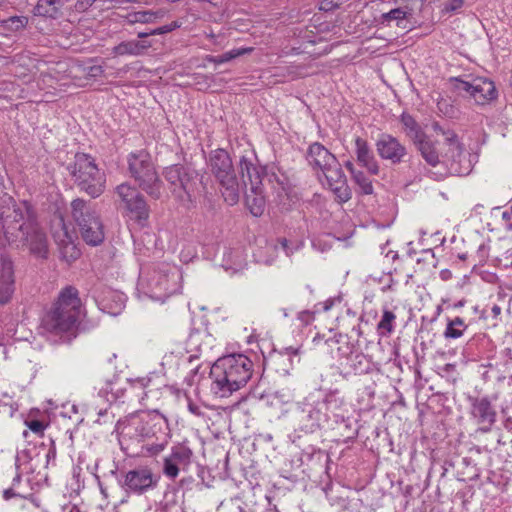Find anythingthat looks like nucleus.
<instances>
[{
	"mask_svg": "<svg viewBox=\"0 0 512 512\" xmlns=\"http://www.w3.org/2000/svg\"><path fill=\"white\" fill-rule=\"evenodd\" d=\"M9 243L26 247L32 254L45 258L47 237L37 221L36 213L27 202L16 203L4 194L0 197V235Z\"/></svg>",
	"mask_w": 512,
	"mask_h": 512,
	"instance_id": "f257e3e1",
	"label": "nucleus"
},
{
	"mask_svg": "<svg viewBox=\"0 0 512 512\" xmlns=\"http://www.w3.org/2000/svg\"><path fill=\"white\" fill-rule=\"evenodd\" d=\"M254 372L252 360L244 354H230L216 360L210 368L211 392L219 398L244 387Z\"/></svg>",
	"mask_w": 512,
	"mask_h": 512,
	"instance_id": "f03ea898",
	"label": "nucleus"
},
{
	"mask_svg": "<svg viewBox=\"0 0 512 512\" xmlns=\"http://www.w3.org/2000/svg\"><path fill=\"white\" fill-rule=\"evenodd\" d=\"M81 300L78 290L73 286H67L61 290L56 302L42 319L43 328L52 334H67L70 340L75 336V330L79 321Z\"/></svg>",
	"mask_w": 512,
	"mask_h": 512,
	"instance_id": "7ed1b4c3",
	"label": "nucleus"
},
{
	"mask_svg": "<svg viewBox=\"0 0 512 512\" xmlns=\"http://www.w3.org/2000/svg\"><path fill=\"white\" fill-rule=\"evenodd\" d=\"M73 183L92 198L99 197L105 190L106 177L100 171L92 156L76 153L73 161L66 165Z\"/></svg>",
	"mask_w": 512,
	"mask_h": 512,
	"instance_id": "20e7f679",
	"label": "nucleus"
},
{
	"mask_svg": "<svg viewBox=\"0 0 512 512\" xmlns=\"http://www.w3.org/2000/svg\"><path fill=\"white\" fill-rule=\"evenodd\" d=\"M130 177L151 198L158 200L162 196L163 182L160 179L149 153L145 150L132 152L127 156Z\"/></svg>",
	"mask_w": 512,
	"mask_h": 512,
	"instance_id": "39448f33",
	"label": "nucleus"
},
{
	"mask_svg": "<svg viewBox=\"0 0 512 512\" xmlns=\"http://www.w3.org/2000/svg\"><path fill=\"white\" fill-rule=\"evenodd\" d=\"M71 215L84 242L90 246L100 245L105 238L100 215L90 201L77 198L71 202Z\"/></svg>",
	"mask_w": 512,
	"mask_h": 512,
	"instance_id": "423d86ee",
	"label": "nucleus"
},
{
	"mask_svg": "<svg viewBox=\"0 0 512 512\" xmlns=\"http://www.w3.org/2000/svg\"><path fill=\"white\" fill-rule=\"evenodd\" d=\"M162 175L172 195L184 205L192 203L198 189V173L188 165L173 164L165 167Z\"/></svg>",
	"mask_w": 512,
	"mask_h": 512,
	"instance_id": "0eeeda50",
	"label": "nucleus"
},
{
	"mask_svg": "<svg viewBox=\"0 0 512 512\" xmlns=\"http://www.w3.org/2000/svg\"><path fill=\"white\" fill-rule=\"evenodd\" d=\"M208 166L222 189L225 202L234 205L238 202L237 174L232 159L224 149L210 152Z\"/></svg>",
	"mask_w": 512,
	"mask_h": 512,
	"instance_id": "6e6552de",
	"label": "nucleus"
},
{
	"mask_svg": "<svg viewBox=\"0 0 512 512\" xmlns=\"http://www.w3.org/2000/svg\"><path fill=\"white\" fill-rule=\"evenodd\" d=\"M181 279L182 275L177 266L162 263L145 278L141 277V283L146 285L147 293L151 298L163 300L180 290Z\"/></svg>",
	"mask_w": 512,
	"mask_h": 512,
	"instance_id": "1a4fd4ad",
	"label": "nucleus"
},
{
	"mask_svg": "<svg viewBox=\"0 0 512 512\" xmlns=\"http://www.w3.org/2000/svg\"><path fill=\"white\" fill-rule=\"evenodd\" d=\"M267 176L266 168L260 166L255 153L241 155L238 161V197L240 193L250 192L260 193L263 186V180Z\"/></svg>",
	"mask_w": 512,
	"mask_h": 512,
	"instance_id": "9d476101",
	"label": "nucleus"
},
{
	"mask_svg": "<svg viewBox=\"0 0 512 512\" xmlns=\"http://www.w3.org/2000/svg\"><path fill=\"white\" fill-rule=\"evenodd\" d=\"M298 419L302 424V429L307 432H314L329 423L327 405L321 392L310 393L300 403Z\"/></svg>",
	"mask_w": 512,
	"mask_h": 512,
	"instance_id": "9b49d317",
	"label": "nucleus"
},
{
	"mask_svg": "<svg viewBox=\"0 0 512 512\" xmlns=\"http://www.w3.org/2000/svg\"><path fill=\"white\" fill-rule=\"evenodd\" d=\"M116 193L125 204L130 218L138 225L144 227L148 224L150 207L145 197L135 188L127 183H122L116 187Z\"/></svg>",
	"mask_w": 512,
	"mask_h": 512,
	"instance_id": "f8f14e48",
	"label": "nucleus"
},
{
	"mask_svg": "<svg viewBox=\"0 0 512 512\" xmlns=\"http://www.w3.org/2000/svg\"><path fill=\"white\" fill-rule=\"evenodd\" d=\"M470 416L479 425V431H491L496 422L497 412L489 396H469Z\"/></svg>",
	"mask_w": 512,
	"mask_h": 512,
	"instance_id": "ddd939ff",
	"label": "nucleus"
},
{
	"mask_svg": "<svg viewBox=\"0 0 512 512\" xmlns=\"http://www.w3.org/2000/svg\"><path fill=\"white\" fill-rule=\"evenodd\" d=\"M159 478V476L153 474L151 469L140 467L125 474L122 487L126 492L142 495L154 489L159 482Z\"/></svg>",
	"mask_w": 512,
	"mask_h": 512,
	"instance_id": "4468645a",
	"label": "nucleus"
},
{
	"mask_svg": "<svg viewBox=\"0 0 512 512\" xmlns=\"http://www.w3.org/2000/svg\"><path fill=\"white\" fill-rule=\"evenodd\" d=\"M193 451L185 444L178 443L171 448V453L165 457L163 473L170 479H175L181 471H187L192 463Z\"/></svg>",
	"mask_w": 512,
	"mask_h": 512,
	"instance_id": "2eb2a0df",
	"label": "nucleus"
},
{
	"mask_svg": "<svg viewBox=\"0 0 512 512\" xmlns=\"http://www.w3.org/2000/svg\"><path fill=\"white\" fill-rule=\"evenodd\" d=\"M375 147L379 157L392 165L405 162L408 156L406 146L398 138L388 133H383L379 136Z\"/></svg>",
	"mask_w": 512,
	"mask_h": 512,
	"instance_id": "dca6fc26",
	"label": "nucleus"
},
{
	"mask_svg": "<svg viewBox=\"0 0 512 512\" xmlns=\"http://www.w3.org/2000/svg\"><path fill=\"white\" fill-rule=\"evenodd\" d=\"M329 188L333 191L340 203L349 201L352 197L351 189L347 184L346 176L338 160L321 171Z\"/></svg>",
	"mask_w": 512,
	"mask_h": 512,
	"instance_id": "f3484780",
	"label": "nucleus"
},
{
	"mask_svg": "<svg viewBox=\"0 0 512 512\" xmlns=\"http://www.w3.org/2000/svg\"><path fill=\"white\" fill-rule=\"evenodd\" d=\"M442 136H444V143L449 147L444 157L450 161V172L457 175L467 174L469 165L464 168L461 166L462 158H465V155L457 134L453 130L447 129V131H442Z\"/></svg>",
	"mask_w": 512,
	"mask_h": 512,
	"instance_id": "a211bd4d",
	"label": "nucleus"
},
{
	"mask_svg": "<svg viewBox=\"0 0 512 512\" xmlns=\"http://www.w3.org/2000/svg\"><path fill=\"white\" fill-rule=\"evenodd\" d=\"M15 292L14 265L10 257L0 254V305L8 304Z\"/></svg>",
	"mask_w": 512,
	"mask_h": 512,
	"instance_id": "6ab92c4d",
	"label": "nucleus"
},
{
	"mask_svg": "<svg viewBox=\"0 0 512 512\" xmlns=\"http://www.w3.org/2000/svg\"><path fill=\"white\" fill-rule=\"evenodd\" d=\"M135 430L143 439H160V435H170L167 420L160 415H146L137 423Z\"/></svg>",
	"mask_w": 512,
	"mask_h": 512,
	"instance_id": "aec40b11",
	"label": "nucleus"
},
{
	"mask_svg": "<svg viewBox=\"0 0 512 512\" xmlns=\"http://www.w3.org/2000/svg\"><path fill=\"white\" fill-rule=\"evenodd\" d=\"M306 158L313 169L320 171L331 166L337 160L335 155L319 142H314L309 146Z\"/></svg>",
	"mask_w": 512,
	"mask_h": 512,
	"instance_id": "412c9836",
	"label": "nucleus"
},
{
	"mask_svg": "<svg viewBox=\"0 0 512 512\" xmlns=\"http://www.w3.org/2000/svg\"><path fill=\"white\" fill-rule=\"evenodd\" d=\"M355 146L359 164L365 167L369 173L377 175L379 173V165L367 141L361 137H357Z\"/></svg>",
	"mask_w": 512,
	"mask_h": 512,
	"instance_id": "4be33fe9",
	"label": "nucleus"
},
{
	"mask_svg": "<svg viewBox=\"0 0 512 512\" xmlns=\"http://www.w3.org/2000/svg\"><path fill=\"white\" fill-rule=\"evenodd\" d=\"M471 97L477 104H485L497 97V91L494 83L487 79L478 77L474 79V87L471 90Z\"/></svg>",
	"mask_w": 512,
	"mask_h": 512,
	"instance_id": "5701e85b",
	"label": "nucleus"
},
{
	"mask_svg": "<svg viewBox=\"0 0 512 512\" xmlns=\"http://www.w3.org/2000/svg\"><path fill=\"white\" fill-rule=\"evenodd\" d=\"M323 394L327 411L329 413V422L338 423L342 418L343 407L345 406L344 397L341 396L338 389H330Z\"/></svg>",
	"mask_w": 512,
	"mask_h": 512,
	"instance_id": "b1692460",
	"label": "nucleus"
},
{
	"mask_svg": "<svg viewBox=\"0 0 512 512\" xmlns=\"http://www.w3.org/2000/svg\"><path fill=\"white\" fill-rule=\"evenodd\" d=\"M126 297L123 293L108 290L106 294L99 300L100 309L110 315L116 316L121 313L125 307Z\"/></svg>",
	"mask_w": 512,
	"mask_h": 512,
	"instance_id": "393cba45",
	"label": "nucleus"
},
{
	"mask_svg": "<svg viewBox=\"0 0 512 512\" xmlns=\"http://www.w3.org/2000/svg\"><path fill=\"white\" fill-rule=\"evenodd\" d=\"M414 145L427 164L435 167L440 163V156L436 149V144L427 134L416 141Z\"/></svg>",
	"mask_w": 512,
	"mask_h": 512,
	"instance_id": "a878e982",
	"label": "nucleus"
},
{
	"mask_svg": "<svg viewBox=\"0 0 512 512\" xmlns=\"http://www.w3.org/2000/svg\"><path fill=\"white\" fill-rule=\"evenodd\" d=\"M65 0H38L34 7V14L37 16L57 19L62 16L61 9Z\"/></svg>",
	"mask_w": 512,
	"mask_h": 512,
	"instance_id": "bb28decb",
	"label": "nucleus"
},
{
	"mask_svg": "<svg viewBox=\"0 0 512 512\" xmlns=\"http://www.w3.org/2000/svg\"><path fill=\"white\" fill-rule=\"evenodd\" d=\"M409 15H411V9L408 7H398L383 13L380 17V22L383 25L390 26L391 22L395 21L398 27L406 29V19Z\"/></svg>",
	"mask_w": 512,
	"mask_h": 512,
	"instance_id": "cd10ccee",
	"label": "nucleus"
},
{
	"mask_svg": "<svg viewBox=\"0 0 512 512\" xmlns=\"http://www.w3.org/2000/svg\"><path fill=\"white\" fill-rule=\"evenodd\" d=\"M400 122L404 127L406 136L413 142V144L426 135L418 122L410 114L402 113L400 116Z\"/></svg>",
	"mask_w": 512,
	"mask_h": 512,
	"instance_id": "c85d7f7f",
	"label": "nucleus"
},
{
	"mask_svg": "<svg viewBox=\"0 0 512 512\" xmlns=\"http://www.w3.org/2000/svg\"><path fill=\"white\" fill-rule=\"evenodd\" d=\"M126 387H124L121 383L115 381V382H108L106 384L105 388H102L99 393L98 397L100 399H105L107 402L114 403L121 401L123 402V398L125 396Z\"/></svg>",
	"mask_w": 512,
	"mask_h": 512,
	"instance_id": "c756f323",
	"label": "nucleus"
},
{
	"mask_svg": "<svg viewBox=\"0 0 512 512\" xmlns=\"http://www.w3.org/2000/svg\"><path fill=\"white\" fill-rule=\"evenodd\" d=\"M151 47L147 41H123L113 48L116 55H140L144 50Z\"/></svg>",
	"mask_w": 512,
	"mask_h": 512,
	"instance_id": "7c9ffc66",
	"label": "nucleus"
},
{
	"mask_svg": "<svg viewBox=\"0 0 512 512\" xmlns=\"http://www.w3.org/2000/svg\"><path fill=\"white\" fill-rule=\"evenodd\" d=\"M244 195L246 197V203L250 208V212L254 216L262 215L265 204L263 186L260 188V193L250 192V190H247Z\"/></svg>",
	"mask_w": 512,
	"mask_h": 512,
	"instance_id": "2f4dec72",
	"label": "nucleus"
},
{
	"mask_svg": "<svg viewBox=\"0 0 512 512\" xmlns=\"http://www.w3.org/2000/svg\"><path fill=\"white\" fill-rule=\"evenodd\" d=\"M162 16H163V12L160 10L159 11L148 10V11H137V12L129 13L126 16V19H127V22L130 24L152 23L156 19H158Z\"/></svg>",
	"mask_w": 512,
	"mask_h": 512,
	"instance_id": "473e14b6",
	"label": "nucleus"
},
{
	"mask_svg": "<svg viewBox=\"0 0 512 512\" xmlns=\"http://www.w3.org/2000/svg\"><path fill=\"white\" fill-rule=\"evenodd\" d=\"M437 110L441 115L450 119H458L460 117V109L448 97H440L437 100Z\"/></svg>",
	"mask_w": 512,
	"mask_h": 512,
	"instance_id": "72a5a7b5",
	"label": "nucleus"
},
{
	"mask_svg": "<svg viewBox=\"0 0 512 512\" xmlns=\"http://www.w3.org/2000/svg\"><path fill=\"white\" fill-rule=\"evenodd\" d=\"M467 328L464 320L460 317H455L449 320L447 327L444 331L445 338L457 339L463 335L464 330Z\"/></svg>",
	"mask_w": 512,
	"mask_h": 512,
	"instance_id": "f704fd0d",
	"label": "nucleus"
},
{
	"mask_svg": "<svg viewBox=\"0 0 512 512\" xmlns=\"http://www.w3.org/2000/svg\"><path fill=\"white\" fill-rule=\"evenodd\" d=\"M28 24V18L25 16H12L2 20V27L8 32H17L23 30Z\"/></svg>",
	"mask_w": 512,
	"mask_h": 512,
	"instance_id": "c9c22d12",
	"label": "nucleus"
},
{
	"mask_svg": "<svg viewBox=\"0 0 512 512\" xmlns=\"http://www.w3.org/2000/svg\"><path fill=\"white\" fill-rule=\"evenodd\" d=\"M395 319L396 316L392 311L384 310L382 318L377 325L378 331L381 335H389L392 333Z\"/></svg>",
	"mask_w": 512,
	"mask_h": 512,
	"instance_id": "e433bc0d",
	"label": "nucleus"
},
{
	"mask_svg": "<svg viewBox=\"0 0 512 512\" xmlns=\"http://www.w3.org/2000/svg\"><path fill=\"white\" fill-rule=\"evenodd\" d=\"M354 183L358 186L359 192L364 195H370L373 193V185L369 177L365 175L363 171H358L352 177Z\"/></svg>",
	"mask_w": 512,
	"mask_h": 512,
	"instance_id": "4c0bfd02",
	"label": "nucleus"
},
{
	"mask_svg": "<svg viewBox=\"0 0 512 512\" xmlns=\"http://www.w3.org/2000/svg\"><path fill=\"white\" fill-rule=\"evenodd\" d=\"M170 439V435H160V439H154L143 446V449L150 455H157L165 449Z\"/></svg>",
	"mask_w": 512,
	"mask_h": 512,
	"instance_id": "58836bf2",
	"label": "nucleus"
},
{
	"mask_svg": "<svg viewBox=\"0 0 512 512\" xmlns=\"http://www.w3.org/2000/svg\"><path fill=\"white\" fill-rule=\"evenodd\" d=\"M60 253L62 255V258L65 259L67 262L76 260L80 255L79 250L76 248L75 244L71 240H68L67 242H65L64 240L61 241Z\"/></svg>",
	"mask_w": 512,
	"mask_h": 512,
	"instance_id": "ea45409f",
	"label": "nucleus"
},
{
	"mask_svg": "<svg viewBox=\"0 0 512 512\" xmlns=\"http://www.w3.org/2000/svg\"><path fill=\"white\" fill-rule=\"evenodd\" d=\"M351 367L356 374H365L370 370L369 361L366 356L362 353H358L350 358Z\"/></svg>",
	"mask_w": 512,
	"mask_h": 512,
	"instance_id": "a19ab883",
	"label": "nucleus"
},
{
	"mask_svg": "<svg viewBox=\"0 0 512 512\" xmlns=\"http://www.w3.org/2000/svg\"><path fill=\"white\" fill-rule=\"evenodd\" d=\"M249 51H251V49H234V50L228 51L219 56H212L209 58V61H211L215 64H221V63L228 62V61H230L240 55H243Z\"/></svg>",
	"mask_w": 512,
	"mask_h": 512,
	"instance_id": "79ce46f5",
	"label": "nucleus"
},
{
	"mask_svg": "<svg viewBox=\"0 0 512 512\" xmlns=\"http://www.w3.org/2000/svg\"><path fill=\"white\" fill-rule=\"evenodd\" d=\"M450 81L453 83L454 89L461 92H466L471 96V90L474 87V79L472 81H466L461 78H451Z\"/></svg>",
	"mask_w": 512,
	"mask_h": 512,
	"instance_id": "37998d69",
	"label": "nucleus"
},
{
	"mask_svg": "<svg viewBox=\"0 0 512 512\" xmlns=\"http://www.w3.org/2000/svg\"><path fill=\"white\" fill-rule=\"evenodd\" d=\"M347 1L348 0H322L319 4V10L324 12H330L339 8Z\"/></svg>",
	"mask_w": 512,
	"mask_h": 512,
	"instance_id": "c03bdc74",
	"label": "nucleus"
},
{
	"mask_svg": "<svg viewBox=\"0 0 512 512\" xmlns=\"http://www.w3.org/2000/svg\"><path fill=\"white\" fill-rule=\"evenodd\" d=\"M180 27H181V23L180 22L173 21L170 24H167V25L158 27L156 29L150 30V34H155V35L166 34V33L172 32L173 30H175L177 28H180Z\"/></svg>",
	"mask_w": 512,
	"mask_h": 512,
	"instance_id": "a18cd8bd",
	"label": "nucleus"
},
{
	"mask_svg": "<svg viewBox=\"0 0 512 512\" xmlns=\"http://www.w3.org/2000/svg\"><path fill=\"white\" fill-rule=\"evenodd\" d=\"M86 77L88 79H96L98 77H101L104 73V69L100 65H92L89 67H86L85 69Z\"/></svg>",
	"mask_w": 512,
	"mask_h": 512,
	"instance_id": "49530a36",
	"label": "nucleus"
},
{
	"mask_svg": "<svg viewBox=\"0 0 512 512\" xmlns=\"http://www.w3.org/2000/svg\"><path fill=\"white\" fill-rule=\"evenodd\" d=\"M501 414L504 429L512 433V414L508 411L507 408H502Z\"/></svg>",
	"mask_w": 512,
	"mask_h": 512,
	"instance_id": "de8ad7c7",
	"label": "nucleus"
},
{
	"mask_svg": "<svg viewBox=\"0 0 512 512\" xmlns=\"http://www.w3.org/2000/svg\"><path fill=\"white\" fill-rule=\"evenodd\" d=\"M26 425L32 432L36 434H42L45 429L44 423L37 419L26 421Z\"/></svg>",
	"mask_w": 512,
	"mask_h": 512,
	"instance_id": "09e8293b",
	"label": "nucleus"
},
{
	"mask_svg": "<svg viewBox=\"0 0 512 512\" xmlns=\"http://www.w3.org/2000/svg\"><path fill=\"white\" fill-rule=\"evenodd\" d=\"M464 0H449L444 4L443 11L446 13H452L457 11L463 6Z\"/></svg>",
	"mask_w": 512,
	"mask_h": 512,
	"instance_id": "8fccbe9b",
	"label": "nucleus"
},
{
	"mask_svg": "<svg viewBox=\"0 0 512 512\" xmlns=\"http://www.w3.org/2000/svg\"><path fill=\"white\" fill-rule=\"evenodd\" d=\"M97 0H77L74 8L77 12L87 11Z\"/></svg>",
	"mask_w": 512,
	"mask_h": 512,
	"instance_id": "3c124183",
	"label": "nucleus"
},
{
	"mask_svg": "<svg viewBox=\"0 0 512 512\" xmlns=\"http://www.w3.org/2000/svg\"><path fill=\"white\" fill-rule=\"evenodd\" d=\"M174 497H175L174 490L165 492V494H164L165 501L163 503V510L167 511L169 509V507L171 506V504L175 503Z\"/></svg>",
	"mask_w": 512,
	"mask_h": 512,
	"instance_id": "603ef678",
	"label": "nucleus"
},
{
	"mask_svg": "<svg viewBox=\"0 0 512 512\" xmlns=\"http://www.w3.org/2000/svg\"><path fill=\"white\" fill-rule=\"evenodd\" d=\"M13 497H22L21 493L15 489V487H10L3 491V498L5 500H9Z\"/></svg>",
	"mask_w": 512,
	"mask_h": 512,
	"instance_id": "864d4df0",
	"label": "nucleus"
},
{
	"mask_svg": "<svg viewBox=\"0 0 512 512\" xmlns=\"http://www.w3.org/2000/svg\"><path fill=\"white\" fill-rule=\"evenodd\" d=\"M298 319L305 325H308L313 320V314L308 310L301 311L298 314Z\"/></svg>",
	"mask_w": 512,
	"mask_h": 512,
	"instance_id": "5fc2aeb1",
	"label": "nucleus"
},
{
	"mask_svg": "<svg viewBox=\"0 0 512 512\" xmlns=\"http://www.w3.org/2000/svg\"><path fill=\"white\" fill-rule=\"evenodd\" d=\"M300 346L298 347H293V346H289V347H285L283 348V352L284 354L286 355H293V356H298L300 354Z\"/></svg>",
	"mask_w": 512,
	"mask_h": 512,
	"instance_id": "6e6d98bb",
	"label": "nucleus"
},
{
	"mask_svg": "<svg viewBox=\"0 0 512 512\" xmlns=\"http://www.w3.org/2000/svg\"><path fill=\"white\" fill-rule=\"evenodd\" d=\"M511 216H512V205L510 206V210L509 211L503 212L502 218L504 220H506V221H510L511 220ZM507 226H508L509 229H512V222H508Z\"/></svg>",
	"mask_w": 512,
	"mask_h": 512,
	"instance_id": "4d7b16f0",
	"label": "nucleus"
},
{
	"mask_svg": "<svg viewBox=\"0 0 512 512\" xmlns=\"http://www.w3.org/2000/svg\"><path fill=\"white\" fill-rule=\"evenodd\" d=\"M501 314V307L494 304L491 309H490V315L494 318V319H497L498 316Z\"/></svg>",
	"mask_w": 512,
	"mask_h": 512,
	"instance_id": "13d9d810",
	"label": "nucleus"
},
{
	"mask_svg": "<svg viewBox=\"0 0 512 512\" xmlns=\"http://www.w3.org/2000/svg\"><path fill=\"white\" fill-rule=\"evenodd\" d=\"M188 409H189V411H190L191 413H193V414H194V415H196V416L201 415V410H200L199 406H197L196 404H194V403H192V402H190V403L188 404Z\"/></svg>",
	"mask_w": 512,
	"mask_h": 512,
	"instance_id": "bf43d9fd",
	"label": "nucleus"
},
{
	"mask_svg": "<svg viewBox=\"0 0 512 512\" xmlns=\"http://www.w3.org/2000/svg\"><path fill=\"white\" fill-rule=\"evenodd\" d=\"M345 167L349 170V172L351 173V176L353 177L355 175V173H357L359 170H357L355 167H354V164L351 162V161H347L345 163Z\"/></svg>",
	"mask_w": 512,
	"mask_h": 512,
	"instance_id": "052dcab7",
	"label": "nucleus"
},
{
	"mask_svg": "<svg viewBox=\"0 0 512 512\" xmlns=\"http://www.w3.org/2000/svg\"><path fill=\"white\" fill-rule=\"evenodd\" d=\"M432 129L436 133L441 134V135H442V131H447V129L443 128L438 122H433L432 123Z\"/></svg>",
	"mask_w": 512,
	"mask_h": 512,
	"instance_id": "680f3d73",
	"label": "nucleus"
},
{
	"mask_svg": "<svg viewBox=\"0 0 512 512\" xmlns=\"http://www.w3.org/2000/svg\"><path fill=\"white\" fill-rule=\"evenodd\" d=\"M46 458L47 460L49 461L50 459H55L56 458V449L55 447H51L48 452H47V455H46Z\"/></svg>",
	"mask_w": 512,
	"mask_h": 512,
	"instance_id": "e2e57ef3",
	"label": "nucleus"
},
{
	"mask_svg": "<svg viewBox=\"0 0 512 512\" xmlns=\"http://www.w3.org/2000/svg\"><path fill=\"white\" fill-rule=\"evenodd\" d=\"M200 338V334L199 333H196V334H192L189 338V344L192 345V344H195L198 339Z\"/></svg>",
	"mask_w": 512,
	"mask_h": 512,
	"instance_id": "0e129e2a",
	"label": "nucleus"
},
{
	"mask_svg": "<svg viewBox=\"0 0 512 512\" xmlns=\"http://www.w3.org/2000/svg\"><path fill=\"white\" fill-rule=\"evenodd\" d=\"M21 482V475L20 474H17L14 478H13V484H12V487H16L17 484H19Z\"/></svg>",
	"mask_w": 512,
	"mask_h": 512,
	"instance_id": "69168bd1",
	"label": "nucleus"
},
{
	"mask_svg": "<svg viewBox=\"0 0 512 512\" xmlns=\"http://www.w3.org/2000/svg\"><path fill=\"white\" fill-rule=\"evenodd\" d=\"M198 356L197 355H190L188 358H187V361L189 363H193L195 360H198Z\"/></svg>",
	"mask_w": 512,
	"mask_h": 512,
	"instance_id": "338daca9",
	"label": "nucleus"
},
{
	"mask_svg": "<svg viewBox=\"0 0 512 512\" xmlns=\"http://www.w3.org/2000/svg\"><path fill=\"white\" fill-rule=\"evenodd\" d=\"M152 34H150V31L149 32H139L138 33V37L139 38H145V37H148V36H151Z\"/></svg>",
	"mask_w": 512,
	"mask_h": 512,
	"instance_id": "774afa93",
	"label": "nucleus"
}]
</instances>
